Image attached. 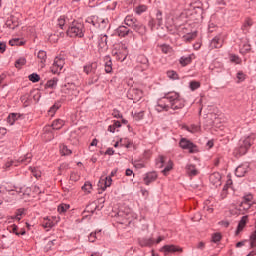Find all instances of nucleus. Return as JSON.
<instances>
[{
    "mask_svg": "<svg viewBox=\"0 0 256 256\" xmlns=\"http://www.w3.org/2000/svg\"><path fill=\"white\" fill-rule=\"evenodd\" d=\"M42 226L44 229H51L55 227V218L54 217H46L42 221Z\"/></svg>",
    "mask_w": 256,
    "mask_h": 256,
    "instance_id": "nucleus-17",
    "label": "nucleus"
},
{
    "mask_svg": "<svg viewBox=\"0 0 256 256\" xmlns=\"http://www.w3.org/2000/svg\"><path fill=\"white\" fill-rule=\"evenodd\" d=\"M140 59H142V62H143V67L142 69L145 70L149 67V65L147 64L148 63V60L145 58V56H142Z\"/></svg>",
    "mask_w": 256,
    "mask_h": 256,
    "instance_id": "nucleus-64",
    "label": "nucleus"
},
{
    "mask_svg": "<svg viewBox=\"0 0 256 256\" xmlns=\"http://www.w3.org/2000/svg\"><path fill=\"white\" fill-rule=\"evenodd\" d=\"M249 209H256V202L253 201L251 194L245 195L240 203V211H249Z\"/></svg>",
    "mask_w": 256,
    "mask_h": 256,
    "instance_id": "nucleus-4",
    "label": "nucleus"
},
{
    "mask_svg": "<svg viewBox=\"0 0 256 256\" xmlns=\"http://www.w3.org/2000/svg\"><path fill=\"white\" fill-rule=\"evenodd\" d=\"M128 97L129 99H132V101H141L143 98V91L137 88H131L128 91Z\"/></svg>",
    "mask_w": 256,
    "mask_h": 256,
    "instance_id": "nucleus-11",
    "label": "nucleus"
},
{
    "mask_svg": "<svg viewBox=\"0 0 256 256\" xmlns=\"http://www.w3.org/2000/svg\"><path fill=\"white\" fill-rule=\"evenodd\" d=\"M89 151H91L92 153H95L97 151V139H93L89 146Z\"/></svg>",
    "mask_w": 256,
    "mask_h": 256,
    "instance_id": "nucleus-48",
    "label": "nucleus"
},
{
    "mask_svg": "<svg viewBox=\"0 0 256 256\" xmlns=\"http://www.w3.org/2000/svg\"><path fill=\"white\" fill-rule=\"evenodd\" d=\"M100 24H99V27L100 29H107V25L109 24V20L107 19H100Z\"/></svg>",
    "mask_w": 256,
    "mask_h": 256,
    "instance_id": "nucleus-55",
    "label": "nucleus"
},
{
    "mask_svg": "<svg viewBox=\"0 0 256 256\" xmlns=\"http://www.w3.org/2000/svg\"><path fill=\"white\" fill-rule=\"evenodd\" d=\"M212 241H213L214 243H219V241H221V234H219V233L214 234V235L212 236Z\"/></svg>",
    "mask_w": 256,
    "mask_h": 256,
    "instance_id": "nucleus-59",
    "label": "nucleus"
},
{
    "mask_svg": "<svg viewBox=\"0 0 256 256\" xmlns=\"http://www.w3.org/2000/svg\"><path fill=\"white\" fill-rule=\"evenodd\" d=\"M251 51V45L249 44H243V46L240 48V53L242 55H245V53H249Z\"/></svg>",
    "mask_w": 256,
    "mask_h": 256,
    "instance_id": "nucleus-44",
    "label": "nucleus"
},
{
    "mask_svg": "<svg viewBox=\"0 0 256 256\" xmlns=\"http://www.w3.org/2000/svg\"><path fill=\"white\" fill-rule=\"evenodd\" d=\"M93 189V185H91L89 182H86L83 186H82V191H84V193H91V190Z\"/></svg>",
    "mask_w": 256,
    "mask_h": 256,
    "instance_id": "nucleus-43",
    "label": "nucleus"
},
{
    "mask_svg": "<svg viewBox=\"0 0 256 256\" xmlns=\"http://www.w3.org/2000/svg\"><path fill=\"white\" fill-rule=\"evenodd\" d=\"M133 30L138 33V35H141V37L147 35V27L139 22L133 27Z\"/></svg>",
    "mask_w": 256,
    "mask_h": 256,
    "instance_id": "nucleus-18",
    "label": "nucleus"
},
{
    "mask_svg": "<svg viewBox=\"0 0 256 256\" xmlns=\"http://www.w3.org/2000/svg\"><path fill=\"white\" fill-rule=\"evenodd\" d=\"M9 45H11L12 47H15V45L21 47V45H25V42H23V40L19 38H14L9 41Z\"/></svg>",
    "mask_w": 256,
    "mask_h": 256,
    "instance_id": "nucleus-33",
    "label": "nucleus"
},
{
    "mask_svg": "<svg viewBox=\"0 0 256 256\" xmlns=\"http://www.w3.org/2000/svg\"><path fill=\"white\" fill-rule=\"evenodd\" d=\"M253 141H255V135H250L239 141V148L236 149L238 155H245L247 153L249 147L253 145Z\"/></svg>",
    "mask_w": 256,
    "mask_h": 256,
    "instance_id": "nucleus-2",
    "label": "nucleus"
},
{
    "mask_svg": "<svg viewBox=\"0 0 256 256\" xmlns=\"http://www.w3.org/2000/svg\"><path fill=\"white\" fill-rule=\"evenodd\" d=\"M143 117H145V112H138L134 115V119H136V121H141V119H143Z\"/></svg>",
    "mask_w": 256,
    "mask_h": 256,
    "instance_id": "nucleus-56",
    "label": "nucleus"
},
{
    "mask_svg": "<svg viewBox=\"0 0 256 256\" xmlns=\"http://www.w3.org/2000/svg\"><path fill=\"white\" fill-rule=\"evenodd\" d=\"M199 87H201V84H199V82L197 81L190 82L191 91H195L196 89H199Z\"/></svg>",
    "mask_w": 256,
    "mask_h": 256,
    "instance_id": "nucleus-53",
    "label": "nucleus"
},
{
    "mask_svg": "<svg viewBox=\"0 0 256 256\" xmlns=\"http://www.w3.org/2000/svg\"><path fill=\"white\" fill-rule=\"evenodd\" d=\"M38 62L41 64V67H45V62L47 61V52L40 50L38 52Z\"/></svg>",
    "mask_w": 256,
    "mask_h": 256,
    "instance_id": "nucleus-24",
    "label": "nucleus"
},
{
    "mask_svg": "<svg viewBox=\"0 0 256 256\" xmlns=\"http://www.w3.org/2000/svg\"><path fill=\"white\" fill-rule=\"evenodd\" d=\"M95 65L96 64H91L90 66H85L84 67L85 73L89 74V71H93V69H95Z\"/></svg>",
    "mask_w": 256,
    "mask_h": 256,
    "instance_id": "nucleus-62",
    "label": "nucleus"
},
{
    "mask_svg": "<svg viewBox=\"0 0 256 256\" xmlns=\"http://www.w3.org/2000/svg\"><path fill=\"white\" fill-rule=\"evenodd\" d=\"M185 107V100L181 98L177 92H169L165 97L161 98L156 105V111L161 113V111H177V109H183Z\"/></svg>",
    "mask_w": 256,
    "mask_h": 256,
    "instance_id": "nucleus-1",
    "label": "nucleus"
},
{
    "mask_svg": "<svg viewBox=\"0 0 256 256\" xmlns=\"http://www.w3.org/2000/svg\"><path fill=\"white\" fill-rule=\"evenodd\" d=\"M181 149H186L189 153H197V146L186 138H182L179 143Z\"/></svg>",
    "mask_w": 256,
    "mask_h": 256,
    "instance_id": "nucleus-9",
    "label": "nucleus"
},
{
    "mask_svg": "<svg viewBox=\"0 0 256 256\" xmlns=\"http://www.w3.org/2000/svg\"><path fill=\"white\" fill-rule=\"evenodd\" d=\"M247 221H249L248 216H243L242 219L240 220L237 230H236V235H239L240 231H243L245 229V226L247 225Z\"/></svg>",
    "mask_w": 256,
    "mask_h": 256,
    "instance_id": "nucleus-21",
    "label": "nucleus"
},
{
    "mask_svg": "<svg viewBox=\"0 0 256 256\" xmlns=\"http://www.w3.org/2000/svg\"><path fill=\"white\" fill-rule=\"evenodd\" d=\"M154 181H157V172H150L145 174L144 183L145 185H151Z\"/></svg>",
    "mask_w": 256,
    "mask_h": 256,
    "instance_id": "nucleus-15",
    "label": "nucleus"
},
{
    "mask_svg": "<svg viewBox=\"0 0 256 256\" xmlns=\"http://www.w3.org/2000/svg\"><path fill=\"white\" fill-rule=\"evenodd\" d=\"M135 11L138 15H141V13H145V11H147V6L140 5V6L136 7Z\"/></svg>",
    "mask_w": 256,
    "mask_h": 256,
    "instance_id": "nucleus-51",
    "label": "nucleus"
},
{
    "mask_svg": "<svg viewBox=\"0 0 256 256\" xmlns=\"http://www.w3.org/2000/svg\"><path fill=\"white\" fill-rule=\"evenodd\" d=\"M223 47V39L221 36L214 37L210 42V49H221Z\"/></svg>",
    "mask_w": 256,
    "mask_h": 256,
    "instance_id": "nucleus-13",
    "label": "nucleus"
},
{
    "mask_svg": "<svg viewBox=\"0 0 256 256\" xmlns=\"http://www.w3.org/2000/svg\"><path fill=\"white\" fill-rule=\"evenodd\" d=\"M167 77H169V79H179V75H177V72L170 70L167 72Z\"/></svg>",
    "mask_w": 256,
    "mask_h": 256,
    "instance_id": "nucleus-50",
    "label": "nucleus"
},
{
    "mask_svg": "<svg viewBox=\"0 0 256 256\" xmlns=\"http://www.w3.org/2000/svg\"><path fill=\"white\" fill-rule=\"evenodd\" d=\"M119 127H121V122L114 121L113 124L108 127V131H110V133H115Z\"/></svg>",
    "mask_w": 256,
    "mask_h": 256,
    "instance_id": "nucleus-32",
    "label": "nucleus"
},
{
    "mask_svg": "<svg viewBox=\"0 0 256 256\" xmlns=\"http://www.w3.org/2000/svg\"><path fill=\"white\" fill-rule=\"evenodd\" d=\"M45 131H48L46 134H44V139L47 141H51L52 139H55V135L53 132H51V126H48L45 128Z\"/></svg>",
    "mask_w": 256,
    "mask_h": 256,
    "instance_id": "nucleus-31",
    "label": "nucleus"
},
{
    "mask_svg": "<svg viewBox=\"0 0 256 256\" xmlns=\"http://www.w3.org/2000/svg\"><path fill=\"white\" fill-rule=\"evenodd\" d=\"M28 79L29 81H32V83H38L41 77L37 73H33L28 76Z\"/></svg>",
    "mask_w": 256,
    "mask_h": 256,
    "instance_id": "nucleus-40",
    "label": "nucleus"
},
{
    "mask_svg": "<svg viewBox=\"0 0 256 256\" xmlns=\"http://www.w3.org/2000/svg\"><path fill=\"white\" fill-rule=\"evenodd\" d=\"M57 78H53L52 80H49L47 83H46V87L48 89H55L57 87Z\"/></svg>",
    "mask_w": 256,
    "mask_h": 256,
    "instance_id": "nucleus-36",
    "label": "nucleus"
},
{
    "mask_svg": "<svg viewBox=\"0 0 256 256\" xmlns=\"http://www.w3.org/2000/svg\"><path fill=\"white\" fill-rule=\"evenodd\" d=\"M8 231H10V233H15V235H19V232H17V225L15 224L8 227Z\"/></svg>",
    "mask_w": 256,
    "mask_h": 256,
    "instance_id": "nucleus-58",
    "label": "nucleus"
},
{
    "mask_svg": "<svg viewBox=\"0 0 256 256\" xmlns=\"http://www.w3.org/2000/svg\"><path fill=\"white\" fill-rule=\"evenodd\" d=\"M113 55L116 57L117 61H121L123 63L129 55V48L126 44L121 43L115 50H113Z\"/></svg>",
    "mask_w": 256,
    "mask_h": 256,
    "instance_id": "nucleus-3",
    "label": "nucleus"
},
{
    "mask_svg": "<svg viewBox=\"0 0 256 256\" xmlns=\"http://www.w3.org/2000/svg\"><path fill=\"white\" fill-rule=\"evenodd\" d=\"M26 64H27V60L24 57H22V58H19L18 60H16L15 67H16V69H21Z\"/></svg>",
    "mask_w": 256,
    "mask_h": 256,
    "instance_id": "nucleus-34",
    "label": "nucleus"
},
{
    "mask_svg": "<svg viewBox=\"0 0 256 256\" xmlns=\"http://www.w3.org/2000/svg\"><path fill=\"white\" fill-rule=\"evenodd\" d=\"M247 171H249V165L243 164L238 166L235 171L236 177H245Z\"/></svg>",
    "mask_w": 256,
    "mask_h": 256,
    "instance_id": "nucleus-16",
    "label": "nucleus"
},
{
    "mask_svg": "<svg viewBox=\"0 0 256 256\" xmlns=\"http://www.w3.org/2000/svg\"><path fill=\"white\" fill-rule=\"evenodd\" d=\"M33 155L26 154L23 158H19L18 160H11L6 163V167H19V165H29Z\"/></svg>",
    "mask_w": 256,
    "mask_h": 256,
    "instance_id": "nucleus-6",
    "label": "nucleus"
},
{
    "mask_svg": "<svg viewBox=\"0 0 256 256\" xmlns=\"http://www.w3.org/2000/svg\"><path fill=\"white\" fill-rule=\"evenodd\" d=\"M210 183L215 187H220L221 185V174L219 172H214L210 175Z\"/></svg>",
    "mask_w": 256,
    "mask_h": 256,
    "instance_id": "nucleus-14",
    "label": "nucleus"
},
{
    "mask_svg": "<svg viewBox=\"0 0 256 256\" xmlns=\"http://www.w3.org/2000/svg\"><path fill=\"white\" fill-rule=\"evenodd\" d=\"M230 61H232V63H236V65H239V63H241V58L239 56H231L230 57Z\"/></svg>",
    "mask_w": 256,
    "mask_h": 256,
    "instance_id": "nucleus-57",
    "label": "nucleus"
},
{
    "mask_svg": "<svg viewBox=\"0 0 256 256\" xmlns=\"http://www.w3.org/2000/svg\"><path fill=\"white\" fill-rule=\"evenodd\" d=\"M63 93L69 97H77L79 95V89L73 83H67L62 88Z\"/></svg>",
    "mask_w": 256,
    "mask_h": 256,
    "instance_id": "nucleus-7",
    "label": "nucleus"
},
{
    "mask_svg": "<svg viewBox=\"0 0 256 256\" xmlns=\"http://www.w3.org/2000/svg\"><path fill=\"white\" fill-rule=\"evenodd\" d=\"M21 102L23 103L24 107H29L31 101L29 100V95H24L21 97Z\"/></svg>",
    "mask_w": 256,
    "mask_h": 256,
    "instance_id": "nucleus-46",
    "label": "nucleus"
},
{
    "mask_svg": "<svg viewBox=\"0 0 256 256\" xmlns=\"http://www.w3.org/2000/svg\"><path fill=\"white\" fill-rule=\"evenodd\" d=\"M63 125H65V121H63L62 119H56L53 121L51 127L53 130H59L63 127Z\"/></svg>",
    "mask_w": 256,
    "mask_h": 256,
    "instance_id": "nucleus-28",
    "label": "nucleus"
},
{
    "mask_svg": "<svg viewBox=\"0 0 256 256\" xmlns=\"http://www.w3.org/2000/svg\"><path fill=\"white\" fill-rule=\"evenodd\" d=\"M171 169H173V162L171 160H169L165 169L162 170L163 175H168L169 171H171Z\"/></svg>",
    "mask_w": 256,
    "mask_h": 256,
    "instance_id": "nucleus-37",
    "label": "nucleus"
},
{
    "mask_svg": "<svg viewBox=\"0 0 256 256\" xmlns=\"http://www.w3.org/2000/svg\"><path fill=\"white\" fill-rule=\"evenodd\" d=\"M112 181L111 177H101L98 182V187L101 189V192L105 191L107 187H111Z\"/></svg>",
    "mask_w": 256,
    "mask_h": 256,
    "instance_id": "nucleus-12",
    "label": "nucleus"
},
{
    "mask_svg": "<svg viewBox=\"0 0 256 256\" xmlns=\"http://www.w3.org/2000/svg\"><path fill=\"white\" fill-rule=\"evenodd\" d=\"M60 153L61 155H71V149H69L66 145L60 146Z\"/></svg>",
    "mask_w": 256,
    "mask_h": 256,
    "instance_id": "nucleus-39",
    "label": "nucleus"
},
{
    "mask_svg": "<svg viewBox=\"0 0 256 256\" xmlns=\"http://www.w3.org/2000/svg\"><path fill=\"white\" fill-rule=\"evenodd\" d=\"M65 23H67V20L65 19V16H60L58 18V25L61 29L65 26Z\"/></svg>",
    "mask_w": 256,
    "mask_h": 256,
    "instance_id": "nucleus-54",
    "label": "nucleus"
},
{
    "mask_svg": "<svg viewBox=\"0 0 256 256\" xmlns=\"http://www.w3.org/2000/svg\"><path fill=\"white\" fill-rule=\"evenodd\" d=\"M160 252L164 254V256H167L171 253H183V248L176 246V245H164Z\"/></svg>",
    "mask_w": 256,
    "mask_h": 256,
    "instance_id": "nucleus-8",
    "label": "nucleus"
},
{
    "mask_svg": "<svg viewBox=\"0 0 256 256\" xmlns=\"http://www.w3.org/2000/svg\"><path fill=\"white\" fill-rule=\"evenodd\" d=\"M58 40H59V37L55 34H53L49 37L50 43H57Z\"/></svg>",
    "mask_w": 256,
    "mask_h": 256,
    "instance_id": "nucleus-63",
    "label": "nucleus"
},
{
    "mask_svg": "<svg viewBox=\"0 0 256 256\" xmlns=\"http://www.w3.org/2000/svg\"><path fill=\"white\" fill-rule=\"evenodd\" d=\"M88 240L90 243H95V241H97V234L91 233L90 236L88 237Z\"/></svg>",
    "mask_w": 256,
    "mask_h": 256,
    "instance_id": "nucleus-61",
    "label": "nucleus"
},
{
    "mask_svg": "<svg viewBox=\"0 0 256 256\" xmlns=\"http://www.w3.org/2000/svg\"><path fill=\"white\" fill-rule=\"evenodd\" d=\"M104 65L106 73H111V71H113V62L111 61V57H104Z\"/></svg>",
    "mask_w": 256,
    "mask_h": 256,
    "instance_id": "nucleus-22",
    "label": "nucleus"
},
{
    "mask_svg": "<svg viewBox=\"0 0 256 256\" xmlns=\"http://www.w3.org/2000/svg\"><path fill=\"white\" fill-rule=\"evenodd\" d=\"M160 48H161L162 53H165V55L171 53V51H172L171 46L166 45V44L161 45Z\"/></svg>",
    "mask_w": 256,
    "mask_h": 256,
    "instance_id": "nucleus-47",
    "label": "nucleus"
},
{
    "mask_svg": "<svg viewBox=\"0 0 256 256\" xmlns=\"http://www.w3.org/2000/svg\"><path fill=\"white\" fill-rule=\"evenodd\" d=\"M164 164H165V156H159L158 159L156 160V167H158V169H162Z\"/></svg>",
    "mask_w": 256,
    "mask_h": 256,
    "instance_id": "nucleus-38",
    "label": "nucleus"
},
{
    "mask_svg": "<svg viewBox=\"0 0 256 256\" xmlns=\"http://www.w3.org/2000/svg\"><path fill=\"white\" fill-rule=\"evenodd\" d=\"M61 108V103L57 102L55 103L53 106H51V108L48 110V115L50 117H55V113H57V111H59V109Z\"/></svg>",
    "mask_w": 256,
    "mask_h": 256,
    "instance_id": "nucleus-27",
    "label": "nucleus"
},
{
    "mask_svg": "<svg viewBox=\"0 0 256 256\" xmlns=\"http://www.w3.org/2000/svg\"><path fill=\"white\" fill-rule=\"evenodd\" d=\"M68 37H83V24L73 22L67 30Z\"/></svg>",
    "mask_w": 256,
    "mask_h": 256,
    "instance_id": "nucleus-5",
    "label": "nucleus"
},
{
    "mask_svg": "<svg viewBox=\"0 0 256 256\" xmlns=\"http://www.w3.org/2000/svg\"><path fill=\"white\" fill-rule=\"evenodd\" d=\"M79 178H80V176L76 172H72L71 175H70L71 181H79Z\"/></svg>",
    "mask_w": 256,
    "mask_h": 256,
    "instance_id": "nucleus-60",
    "label": "nucleus"
},
{
    "mask_svg": "<svg viewBox=\"0 0 256 256\" xmlns=\"http://www.w3.org/2000/svg\"><path fill=\"white\" fill-rule=\"evenodd\" d=\"M20 119H22L21 114L11 113V114H9V116L7 118V123H9V125H15V123H17V121H20Z\"/></svg>",
    "mask_w": 256,
    "mask_h": 256,
    "instance_id": "nucleus-20",
    "label": "nucleus"
},
{
    "mask_svg": "<svg viewBox=\"0 0 256 256\" xmlns=\"http://www.w3.org/2000/svg\"><path fill=\"white\" fill-rule=\"evenodd\" d=\"M129 33H133V31L125 26H120L116 29V35H118V37H127Z\"/></svg>",
    "mask_w": 256,
    "mask_h": 256,
    "instance_id": "nucleus-19",
    "label": "nucleus"
},
{
    "mask_svg": "<svg viewBox=\"0 0 256 256\" xmlns=\"http://www.w3.org/2000/svg\"><path fill=\"white\" fill-rule=\"evenodd\" d=\"M184 129L189 131V133H199V131H201V126L192 124L190 126H185Z\"/></svg>",
    "mask_w": 256,
    "mask_h": 256,
    "instance_id": "nucleus-29",
    "label": "nucleus"
},
{
    "mask_svg": "<svg viewBox=\"0 0 256 256\" xmlns=\"http://www.w3.org/2000/svg\"><path fill=\"white\" fill-rule=\"evenodd\" d=\"M99 47L102 51H107V35L100 37Z\"/></svg>",
    "mask_w": 256,
    "mask_h": 256,
    "instance_id": "nucleus-30",
    "label": "nucleus"
},
{
    "mask_svg": "<svg viewBox=\"0 0 256 256\" xmlns=\"http://www.w3.org/2000/svg\"><path fill=\"white\" fill-rule=\"evenodd\" d=\"M64 65H65V60L61 57H56L54 59L53 65L51 66V72L54 73V75L57 73H60Z\"/></svg>",
    "mask_w": 256,
    "mask_h": 256,
    "instance_id": "nucleus-10",
    "label": "nucleus"
},
{
    "mask_svg": "<svg viewBox=\"0 0 256 256\" xmlns=\"http://www.w3.org/2000/svg\"><path fill=\"white\" fill-rule=\"evenodd\" d=\"M30 171L33 177H36V179H39V177H41V171L37 170V168L30 167Z\"/></svg>",
    "mask_w": 256,
    "mask_h": 256,
    "instance_id": "nucleus-49",
    "label": "nucleus"
},
{
    "mask_svg": "<svg viewBox=\"0 0 256 256\" xmlns=\"http://www.w3.org/2000/svg\"><path fill=\"white\" fill-rule=\"evenodd\" d=\"M23 215H25V209L20 208L16 211V216L14 217V219H16L17 221H21V217H23Z\"/></svg>",
    "mask_w": 256,
    "mask_h": 256,
    "instance_id": "nucleus-42",
    "label": "nucleus"
},
{
    "mask_svg": "<svg viewBox=\"0 0 256 256\" xmlns=\"http://www.w3.org/2000/svg\"><path fill=\"white\" fill-rule=\"evenodd\" d=\"M191 56H184L180 58V65H182V67H187V65H189V63H191Z\"/></svg>",
    "mask_w": 256,
    "mask_h": 256,
    "instance_id": "nucleus-35",
    "label": "nucleus"
},
{
    "mask_svg": "<svg viewBox=\"0 0 256 256\" xmlns=\"http://www.w3.org/2000/svg\"><path fill=\"white\" fill-rule=\"evenodd\" d=\"M141 247H151L155 243L153 238H142L139 240Z\"/></svg>",
    "mask_w": 256,
    "mask_h": 256,
    "instance_id": "nucleus-26",
    "label": "nucleus"
},
{
    "mask_svg": "<svg viewBox=\"0 0 256 256\" xmlns=\"http://www.w3.org/2000/svg\"><path fill=\"white\" fill-rule=\"evenodd\" d=\"M124 23L125 25H127L128 27H132L133 29L135 25H137L139 22H137V19H135V17L128 15L125 17Z\"/></svg>",
    "mask_w": 256,
    "mask_h": 256,
    "instance_id": "nucleus-23",
    "label": "nucleus"
},
{
    "mask_svg": "<svg viewBox=\"0 0 256 256\" xmlns=\"http://www.w3.org/2000/svg\"><path fill=\"white\" fill-rule=\"evenodd\" d=\"M69 207V204H61L60 206H58V212L65 213V211H68Z\"/></svg>",
    "mask_w": 256,
    "mask_h": 256,
    "instance_id": "nucleus-52",
    "label": "nucleus"
},
{
    "mask_svg": "<svg viewBox=\"0 0 256 256\" xmlns=\"http://www.w3.org/2000/svg\"><path fill=\"white\" fill-rule=\"evenodd\" d=\"M156 21H157L159 27H161V25H163V12L158 10V12L156 13Z\"/></svg>",
    "mask_w": 256,
    "mask_h": 256,
    "instance_id": "nucleus-41",
    "label": "nucleus"
},
{
    "mask_svg": "<svg viewBox=\"0 0 256 256\" xmlns=\"http://www.w3.org/2000/svg\"><path fill=\"white\" fill-rule=\"evenodd\" d=\"M186 171L190 177H195V175L199 174V170L195 167V165L188 164L186 166Z\"/></svg>",
    "mask_w": 256,
    "mask_h": 256,
    "instance_id": "nucleus-25",
    "label": "nucleus"
},
{
    "mask_svg": "<svg viewBox=\"0 0 256 256\" xmlns=\"http://www.w3.org/2000/svg\"><path fill=\"white\" fill-rule=\"evenodd\" d=\"M195 37H197V32L187 34L186 36H184V41H187L188 43H190V41L195 39Z\"/></svg>",
    "mask_w": 256,
    "mask_h": 256,
    "instance_id": "nucleus-45",
    "label": "nucleus"
}]
</instances>
